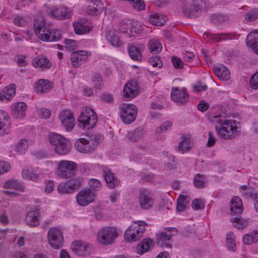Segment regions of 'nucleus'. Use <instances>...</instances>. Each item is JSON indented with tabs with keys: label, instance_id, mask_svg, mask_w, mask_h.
Masks as SVG:
<instances>
[{
	"label": "nucleus",
	"instance_id": "nucleus-16",
	"mask_svg": "<svg viewBox=\"0 0 258 258\" xmlns=\"http://www.w3.org/2000/svg\"><path fill=\"white\" fill-rule=\"evenodd\" d=\"M59 118L62 125L68 132L71 131L74 127V115L70 110L61 111L59 115Z\"/></svg>",
	"mask_w": 258,
	"mask_h": 258
},
{
	"label": "nucleus",
	"instance_id": "nucleus-51",
	"mask_svg": "<svg viewBox=\"0 0 258 258\" xmlns=\"http://www.w3.org/2000/svg\"><path fill=\"white\" fill-rule=\"evenodd\" d=\"M88 184L89 185V189L94 192L100 190L102 188V183L97 179L92 178L90 179Z\"/></svg>",
	"mask_w": 258,
	"mask_h": 258
},
{
	"label": "nucleus",
	"instance_id": "nucleus-60",
	"mask_svg": "<svg viewBox=\"0 0 258 258\" xmlns=\"http://www.w3.org/2000/svg\"><path fill=\"white\" fill-rule=\"evenodd\" d=\"M250 86L253 89H258V72L251 76L250 80Z\"/></svg>",
	"mask_w": 258,
	"mask_h": 258
},
{
	"label": "nucleus",
	"instance_id": "nucleus-39",
	"mask_svg": "<svg viewBox=\"0 0 258 258\" xmlns=\"http://www.w3.org/2000/svg\"><path fill=\"white\" fill-rule=\"evenodd\" d=\"M190 199L187 196L180 195L177 200L176 209L178 212L184 211L187 207Z\"/></svg>",
	"mask_w": 258,
	"mask_h": 258
},
{
	"label": "nucleus",
	"instance_id": "nucleus-36",
	"mask_svg": "<svg viewBox=\"0 0 258 258\" xmlns=\"http://www.w3.org/2000/svg\"><path fill=\"white\" fill-rule=\"evenodd\" d=\"M206 36L213 42H219L225 40L232 39V35L230 33L206 34Z\"/></svg>",
	"mask_w": 258,
	"mask_h": 258
},
{
	"label": "nucleus",
	"instance_id": "nucleus-35",
	"mask_svg": "<svg viewBox=\"0 0 258 258\" xmlns=\"http://www.w3.org/2000/svg\"><path fill=\"white\" fill-rule=\"evenodd\" d=\"M143 49L144 46L142 45L139 46L130 45L128 47V50L130 57L134 60H141L142 58L141 51Z\"/></svg>",
	"mask_w": 258,
	"mask_h": 258
},
{
	"label": "nucleus",
	"instance_id": "nucleus-57",
	"mask_svg": "<svg viewBox=\"0 0 258 258\" xmlns=\"http://www.w3.org/2000/svg\"><path fill=\"white\" fill-rule=\"evenodd\" d=\"M258 18V9H253L249 11L245 15V19L250 22L256 20Z\"/></svg>",
	"mask_w": 258,
	"mask_h": 258
},
{
	"label": "nucleus",
	"instance_id": "nucleus-22",
	"mask_svg": "<svg viewBox=\"0 0 258 258\" xmlns=\"http://www.w3.org/2000/svg\"><path fill=\"white\" fill-rule=\"evenodd\" d=\"M246 44L258 55V29L250 33L246 37Z\"/></svg>",
	"mask_w": 258,
	"mask_h": 258
},
{
	"label": "nucleus",
	"instance_id": "nucleus-5",
	"mask_svg": "<svg viewBox=\"0 0 258 258\" xmlns=\"http://www.w3.org/2000/svg\"><path fill=\"white\" fill-rule=\"evenodd\" d=\"M78 121L80 127L88 130L95 126L98 121V117L96 112L91 108L85 107L82 108Z\"/></svg>",
	"mask_w": 258,
	"mask_h": 258
},
{
	"label": "nucleus",
	"instance_id": "nucleus-62",
	"mask_svg": "<svg viewBox=\"0 0 258 258\" xmlns=\"http://www.w3.org/2000/svg\"><path fill=\"white\" fill-rule=\"evenodd\" d=\"M38 111L39 115L41 118L47 119L50 116L51 112L48 109L45 108H42L39 109Z\"/></svg>",
	"mask_w": 258,
	"mask_h": 258
},
{
	"label": "nucleus",
	"instance_id": "nucleus-49",
	"mask_svg": "<svg viewBox=\"0 0 258 258\" xmlns=\"http://www.w3.org/2000/svg\"><path fill=\"white\" fill-rule=\"evenodd\" d=\"M189 140L187 138H183L182 140L179 143L178 146L177 147V150L178 152L182 154L188 151L190 147L189 145Z\"/></svg>",
	"mask_w": 258,
	"mask_h": 258
},
{
	"label": "nucleus",
	"instance_id": "nucleus-55",
	"mask_svg": "<svg viewBox=\"0 0 258 258\" xmlns=\"http://www.w3.org/2000/svg\"><path fill=\"white\" fill-rule=\"evenodd\" d=\"M172 126V122L170 121H166L163 122L161 126L156 128L155 132L156 134H160L162 133L165 132L169 128Z\"/></svg>",
	"mask_w": 258,
	"mask_h": 258
},
{
	"label": "nucleus",
	"instance_id": "nucleus-2",
	"mask_svg": "<svg viewBox=\"0 0 258 258\" xmlns=\"http://www.w3.org/2000/svg\"><path fill=\"white\" fill-rule=\"evenodd\" d=\"M34 27L36 35L43 41H57L62 38V35L58 29L47 28L43 22L36 21Z\"/></svg>",
	"mask_w": 258,
	"mask_h": 258
},
{
	"label": "nucleus",
	"instance_id": "nucleus-50",
	"mask_svg": "<svg viewBox=\"0 0 258 258\" xmlns=\"http://www.w3.org/2000/svg\"><path fill=\"white\" fill-rule=\"evenodd\" d=\"M14 24L18 27H24L28 23V19L26 16L17 15L14 16Z\"/></svg>",
	"mask_w": 258,
	"mask_h": 258
},
{
	"label": "nucleus",
	"instance_id": "nucleus-4",
	"mask_svg": "<svg viewBox=\"0 0 258 258\" xmlns=\"http://www.w3.org/2000/svg\"><path fill=\"white\" fill-rule=\"evenodd\" d=\"M181 3L183 14L190 18L199 17L205 5L203 0H181Z\"/></svg>",
	"mask_w": 258,
	"mask_h": 258
},
{
	"label": "nucleus",
	"instance_id": "nucleus-56",
	"mask_svg": "<svg viewBox=\"0 0 258 258\" xmlns=\"http://www.w3.org/2000/svg\"><path fill=\"white\" fill-rule=\"evenodd\" d=\"M73 191L82 186V179L80 177H76L68 180Z\"/></svg>",
	"mask_w": 258,
	"mask_h": 258
},
{
	"label": "nucleus",
	"instance_id": "nucleus-17",
	"mask_svg": "<svg viewBox=\"0 0 258 258\" xmlns=\"http://www.w3.org/2000/svg\"><path fill=\"white\" fill-rule=\"evenodd\" d=\"M91 54V52L83 50L73 52L71 56L72 65L75 67H79L82 63L87 61L88 56Z\"/></svg>",
	"mask_w": 258,
	"mask_h": 258
},
{
	"label": "nucleus",
	"instance_id": "nucleus-1",
	"mask_svg": "<svg viewBox=\"0 0 258 258\" xmlns=\"http://www.w3.org/2000/svg\"><path fill=\"white\" fill-rule=\"evenodd\" d=\"M103 140V137L100 134H90L78 139L75 147L80 153L90 154L96 149Z\"/></svg>",
	"mask_w": 258,
	"mask_h": 258
},
{
	"label": "nucleus",
	"instance_id": "nucleus-14",
	"mask_svg": "<svg viewBox=\"0 0 258 258\" xmlns=\"http://www.w3.org/2000/svg\"><path fill=\"white\" fill-rule=\"evenodd\" d=\"M95 193L88 188L81 190L78 194L76 200L78 204L82 206H86L95 201Z\"/></svg>",
	"mask_w": 258,
	"mask_h": 258
},
{
	"label": "nucleus",
	"instance_id": "nucleus-61",
	"mask_svg": "<svg viewBox=\"0 0 258 258\" xmlns=\"http://www.w3.org/2000/svg\"><path fill=\"white\" fill-rule=\"evenodd\" d=\"M171 59L173 66L176 69H180L183 67V63L180 58L176 56H172Z\"/></svg>",
	"mask_w": 258,
	"mask_h": 258
},
{
	"label": "nucleus",
	"instance_id": "nucleus-27",
	"mask_svg": "<svg viewBox=\"0 0 258 258\" xmlns=\"http://www.w3.org/2000/svg\"><path fill=\"white\" fill-rule=\"evenodd\" d=\"M108 42L112 46L120 47L122 45V42L117 35V32L113 29L106 31L105 35Z\"/></svg>",
	"mask_w": 258,
	"mask_h": 258
},
{
	"label": "nucleus",
	"instance_id": "nucleus-38",
	"mask_svg": "<svg viewBox=\"0 0 258 258\" xmlns=\"http://www.w3.org/2000/svg\"><path fill=\"white\" fill-rule=\"evenodd\" d=\"M86 21L85 19L81 20V22H77L74 23V30L76 34L82 35L88 33L91 30V28L83 24Z\"/></svg>",
	"mask_w": 258,
	"mask_h": 258
},
{
	"label": "nucleus",
	"instance_id": "nucleus-46",
	"mask_svg": "<svg viewBox=\"0 0 258 258\" xmlns=\"http://www.w3.org/2000/svg\"><path fill=\"white\" fill-rule=\"evenodd\" d=\"M149 48L151 52L157 54L161 51L162 49V44L158 40L152 39L149 41Z\"/></svg>",
	"mask_w": 258,
	"mask_h": 258
},
{
	"label": "nucleus",
	"instance_id": "nucleus-23",
	"mask_svg": "<svg viewBox=\"0 0 258 258\" xmlns=\"http://www.w3.org/2000/svg\"><path fill=\"white\" fill-rule=\"evenodd\" d=\"M230 208L232 215L238 216L241 214L243 207L241 199L236 196L233 197L231 200Z\"/></svg>",
	"mask_w": 258,
	"mask_h": 258
},
{
	"label": "nucleus",
	"instance_id": "nucleus-37",
	"mask_svg": "<svg viewBox=\"0 0 258 258\" xmlns=\"http://www.w3.org/2000/svg\"><path fill=\"white\" fill-rule=\"evenodd\" d=\"M149 22L156 26H161L165 24L166 21L165 17L158 13H153L149 16Z\"/></svg>",
	"mask_w": 258,
	"mask_h": 258
},
{
	"label": "nucleus",
	"instance_id": "nucleus-40",
	"mask_svg": "<svg viewBox=\"0 0 258 258\" xmlns=\"http://www.w3.org/2000/svg\"><path fill=\"white\" fill-rule=\"evenodd\" d=\"M143 27L138 21H130L128 37L134 36L135 34L140 33L143 30Z\"/></svg>",
	"mask_w": 258,
	"mask_h": 258
},
{
	"label": "nucleus",
	"instance_id": "nucleus-19",
	"mask_svg": "<svg viewBox=\"0 0 258 258\" xmlns=\"http://www.w3.org/2000/svg\"><path fill=\"white\" fill-rule=\"evenodd\" d=\"M27 109V105L25 103L20 102L15 103L12 106V115L17 119H23L25 116V110Z\"/></svg>",
	"mask_w": 258,
	"mask_h": 258
},
{
	"label": "nucleus",
	"instance_id": "nucleus-7",
	"mask_svg": "<svg viewBox=\"0 0 258 258\" xmlns=\"http://www.w3.org/2000/svg\"><path fill=\"white\" fill-rule=\"evenodd\" d=\"M147 223L143 221L134 222L125 231L124 238L128 242L139 240L143 235Z\"/></svg>",
	"mask_w": 258,
	"mask_h": 258
},
{
	"label": "nucleus",
	"instance_id": "nucleus-3",
	"mask_svg": "<svg viewBox=\"0 0 258 258\" xmlns=\"http://www.w3.org/2000/svg\"><path fill=\"white\" fill-rule=\"evenodd\" d=\"M217 122L221 124L216 126V130L218 136L225 140H231L238 135L237 126L236 121L229 120H218Z\"/></svg>",
	"mask_w": 258,
	"mask_h": 258
},
{
	"label": "nucleus",
	"instance_id": "nucleus-30",
	"mask_svg": "<svg viewBox=\"0 0 258 258\" xmlns=\"http://www.w3.org/2000/svg\"><path fill=\"white\" fill-rule=\"evenodd\" d=\"M32 64L35 68L46 70L49 69L52 64L45 56H38L32 60Z\"/></svg>",
	"mask_w": 258,
	"mask_h": 258
},
{
	"label": "nucleus",
	"instance_id": "nucleus-58",
	"mask_svg": "<svg viewBox=\"0 0 258 258\" xmlns=\"http://www.w3.org/2000/svg\"><path fill=\"white\" fill-rule=\"evenodd\" d=\"M149 62L153 67L160 68L162 66V62L158 55L152 56L149 59Z\"/></svg>",
	"mask_w": 258,
	"mask_h": 258
},
{
	"label": "nucleus",
	"instance_id": "nucleus-43",
	"mask_svg": "<svg viewBox=\"0 0 258 258\" xmlns=\"http://www.w3.org/2000/svg\"><path fill=\"white\" fill-rule=\"evenodd\" d=\"M22 177L26 179L37 182L39 179V174L35 173L33 170L24 169L22 173Z\"/></svg>",
	"mask_w": 258,
	"mask_h": 258
},
{
	"label": "nucleus",
	"instance_id": "nucleus-42",
	"mask_svg": "<svg viewBox=\"0 0 258 258\" xmlns=\"http://www.w3.org/2000/svg\"><path fill=\"white\" fill-rule=\"evenodd\" d=\"M229 18L227 15L223 14H213L211 16L210 21L211 23L219 25L223 23L227 22Z\"/></svg>",
	"mask_w": 258,
	"mask_h": 258
},
{
	"label": "nucleus",
	"instance_id": "nucleus-63",
	"mask_svg": "<svg viewBox=\"0 0 258 258\" xmlns=\"http://www.w3.org/2000/svg\"><path fill=\"white\" fill-rule=\"evenodd\" d=\"M10 164L4 161H0V174L7 172L10 169Z\"/></svg>",
	"mask_w": 258,
	"mask_h": 258
},
{
	"label": "nucleus",
	"instance_id": "nucleus-59",
	"mask_svg": "<svg viewBox=\"0 0 258 258\" xmlns=\"http://www.w3.org/2000/svg\"><path fill=\"white\" fill-rule=\"evenodd\" d=\"M64 47L68 51H73L76 48L77 42L72 39H66Z\"/></svg>",
	"mask_w": 258,
	"mask_h": 258
},
{
	"label": "nucleus",
	"instance_id": "nucleus-18",
	"mask_svg": "<svg viewBox=\"0 0 258 258\" xmlns=\"http://www.w3.org/2000/svg\"><path fill=\"white\" fill-rule=\"evenodd\" d=\"M139 93L136 81H132L127 83L123 89V96L125 100L128 101L134 98Z\"/></svg>",
	"mask_w": 258,
	"mask_h": 258
},
{
	"label": "nucleus",
	"instance_id": "nucleus-64",
	"mask_svg": "<svg viewBox=\"0 0 258 258\" xmlns=\"http://www.w3.org/2000/svg\"><path fill=\"white\" fill-rule=\"evenodd\" d=\"M192 207L195 210H201L204 208V204L201 200L195 199L192 202Z\"/></svg>",
	"mask_w": 258,
	"mask_h": 258
},
{
	"label": "nucleus",
	"instance_id": "nucleus-6",
	"mask_svg": "<svg viewBox=\"0 0 258 258\" xmlns=\"http://www.w3.org/2000/svg\"><path fill=\"white\" fill-rule=\"evenodd\" d=\"M118 236V232L116 227L104 226L98 231L96 238L99 244L107 245L112 244Z\"/></svg>",
	"mask_w": 258,
	"mask_h": 258
},
{
	"label": "nucleus",
	"instance_id": "nucleus-33",
	"mask_svg": "<svg viewBox=\"0 0 258 258\" xmlns=\"http://www.w3.org/2000/svg\"><path fill=\"white\" fill-rule=\"evenodd\" d=\"M10 124L8 114L4 111L0 110V136L7 134V129Z\"/></svg>",
	"mask_w": 258,
	"mask_h": 258
},
{
	"label": "nucleus",
	"instance_id": "nucleus-13",
	"mask_svg": "<svg viewBox=\"0 0 258 258\" xmlns=\"http://www.w3.org/2000/svg\"><path fill=\"white\" fill-rule=\"evenodd\" d=\"M138 202L142 210H149L154 206V199L148 190L142 189L139 191Z\"/></svg>",
	"mask_w": 258,
	"mask_h": 258
},
{
	"label": "nucleus",
	"instance_id": "nucleus-48",
	"mask_svg": "<svg viewBox=\"0 0 258 258\" xmlns=\"http://www.w3.org/2000/svg\"><path fill=\"white\" fill-rule=\"evenodd\" d=\"M234 237V234L231 232H229L227 234L226 245L228 248L232 251H234L236 249Z\"/></svg>",
	"mask_w": 258,
	"mask_h": 258
},
{
	"label": "nucleus",
	"instance_id": "nucleus-44",
	"mask_svg": "<svg viewBox=\"0 0 258 258\" xmlns=\"http://www.w3.org/2000/svg\"><path fill=\"white\" fill-rule=\"evenodd\" d=\"M4 187L5 188L14 189L20 191H23L24 189V186L22 183L14 179L6 181L4 185Z\"/></svg>",
	"mask_w": 258,
	"mask_h": 258
},
{
	"label": "nucleus",
	"instance_id": "nucleus-11",
	"mask_svg": "<svg viewBox=\"0 0 258 258\" xmlns=\"http://www.w3.org/2000/svg\"><path fill=\"white\" fill-rule=\"evenodd\" d=\"M49 245L53 248L59 249L63 246L64 238L62 231L57 227H52L47 233Z\"/></svg>",
	"mask_w": 258,
	"mask_h": 258
},
{
	"label": "nucleus",
	"instance_id": "nucleus-45",
	"mask_svg": "<svg viewBox=\"0 0 258 258\" xmlns=\"http://www.w3.org/2000/svg\"><path fill=\"white\" fill-rule=\"evenodd\" d=\"M236 217L231 220L235 228L238 229H244L248 226V221L247 219L238 218Z\"/></svg>",
	"mask_w": 258,
	"mask_h": 258
},
{
	"label": "nucleus",
	"instance_id": "nucleus-53",
	"mask_svg": "<svg viewBox=\"0 0 258 258\" xmlns=\"http://www.w3.org/2000/svg\"><path fill=\"white\" fill-rule=\"evenodd\" d=\"M28 148L27 141L22 139L17 144L16 151L20 154H24Z\"/></svg>",
	"mask_w": 258,
	"mask_h": 258
},
{
	"label": "nucleus",
	"instance_id": "nucleus-29",
	"mask_svg": "<svg viewBox=\"0 0 258 258\" xmlns=\"http://www.w3.org/2000/svg\"><path fill=\"white\" fill-rule=\"evenodd\" d=\"M215 75L220 79L228 80L230 78V73L229 70L224 65L219 64L214 69Z\"/></svg>",
	"mask_w": 258,
	"mask_h": 258
},
{
	"label": "nucleus",
	"instance_id": "nucleus-47",
	"mask_svg": "<svg viewBox=\"0 0 258 258\" xmlns=\"http://www.w3.org/2000/svg\"><path fill=\"white\" fill-rule=\"evenodd\" d=\"M70 185V184L68 181H67L64 182L60 183L57 186V190L59 193L62 194H68L73 193L74 191Z\"/></svg>",
	"mask_w": 258,
	"mask_h": 258
},
{
	"label": "nucleus",
	"instance_id": "nucleus-34",
	"mask_svg": "<svg viewBox=\"0 0 258 258\" xmlns=\"http://www.w3.org/2000/svg\"><path fill=\"white\" fill-rule=\"evenodd\" d=\"M153 241L150 238L144 239L141 242L138 244L136 247V251L139 255L148 251L153 246Z\"/></svg>",
	"mask_w": 258,
	"mask_h": 258
},
{
	"label": "nucleus",
	"instance_id": "nucleus-21",
	"mask_svg": "<svg viewBox=\"0 0 258 258\" xmlns=\"http://www.w3.org/2000/svg\"><path fill=\"white\" fill-rule=\"evenodd\" d=\"M176 234V229L175 228H165L161 233L157 235V242L158 244L162 245L163 241L170 240Z\"/></svg>",
	"mask_w": 258,
	"mask_h": 258
},
{
	"label": "nucleus",
	"instance_id": "nucleus-20",
	"mask_svg": "<svg viewBox=\"0 0 258 258\" xmlns=\"http://www.w3.org/2000/svg\"><path fill=\"white\" fill-rule=\"evenodd\" d=\"M145 134L144 130L141 127H139L134 131L128 132L126 135L125 139L128 142L136 143L142 140Z\"/></svg>",
	"mask_w": 258,
	"mask_h": 258
},
{
	"label": "nucleus",
	"instance_id": "nucleus-25",
	"mask_svg": "<svg viewBox=\"0 0 258 258\" xmlns=\"http://www.w3.org/2000/svg\"><path fill=\"white\" fill-rule=\"evenodd\" d=\"M16 85L12 84L6 87L0 93V101L8 102L15 95Z\"/></svg>",
	"mask_w": 258,
	"mask_h": 258
},
{
	"label": "nucleus",
	"instance_id": "nucleus-9",
	"mask_svg": "<svg viewBox=\"0 0 258 258\" xmlns=\"http://www.w3.org/2000/svg\"><path fill=\"white\" fill-rule=\"evenodd\" d=\"M77 164L72 161L61 160L58 164L57 175L60 178L67 179L75 175Z\"/></svg>",
	"mask_w": 258,
	"mask_h": 258
},
{
	"label": "nucleus",
	"instance_id": "nucleus-12",
	"mask_svg": "<svg viewBox=\"0 0 258 258\" xmlns=\"http://www.w3.org/2000/svg\"><path fill=\"white\" fill-rule=\"evenodd\" d=\"M47 14L53 19L63 20L71 17L72 11L70 8L64 6H54L47 9Z\"/></svg>",
	"mask_w": 258,
	"mask_h": 258
},
{
	"label": "nucleus",
	"instance_id": "nucleus-15",
	"mask_svg": "<svg viewBox=\"0 0 258 258\" xmlns=\"http://www.w3.org/2000/svg\"><path fill=\"white\" fill-rule=\"evenodd\" d=\"M171 98L178 104H183L187 102L188 95L186 90L184 88L172 87L171 91Z\"/></svg>",
	"mask_w": 258,
	"mask_h": 258
},
{
	"label": "nucleus",
	"instance_id": "nucleus-54",
	"mask_svg": "<svg viewBox=\"0 0 258 258\" xmlns=\"http://www.w3.org/2000/svg\"><path fill=\"white\" fill-rule=\"evenodd\" d=\"M92 81L94 87L97 89H101L103 86V80L99 74L96 73L93 75Z\"/></svg>",
	"mask_w": 258,
	"mask_h": 258
},
{
	"label": "nucleus",
	"instance_id": "nucleus-32",
	"mask_svg": "<svg viewBox=\"0 0 258 258\" xmlns=\"http://www.w3.org/2000/svg\"><path fill=\"white\" fill-rule=\"evenodd\" d=\"M39 212L35 210L29 212L26 217V222L30 226L35 227L39 224Z\"/></svg>",
	"mask_w": 258,
	"mask_h": 258
},
{
	"label": "nucleus",
	"instance_id": "nucleus-41",
	"mask_svg": "<svg viewBox=\"0 0 258 258\" xmlns=\"http://www.w3.org/2000/svg\"><path fill=\"white\" fill-rule=\"evenodd\" d=\"M207 179L204 174L198 173L195 175L193 183L195 187L199 188H202L206 186Z\"/></svg>",
	"mask_w": 258,
	"mask_h": 258
},
{
	"label": "nucleus",
	"instance_id": "nucleus-31",
	"mask_svg": "<svg viewBox=\"0 0 258 258\" xmlns=\"http://www.w3.org/2000/svg\"><path fill=\"white\" fill-rule=\"evenodd\" d=\"M103 178L106 182L107 186L111 189L114 188L116 185L114 173L110 169L105 166L102 167Z\"/></svg>",
	"mask_w": 258,
	"mask_h": 258
},
{
	"label": "nucleus",
	"instance_id": "nucleus-28",
	"mask_svg": "<svg viewBox=\"0 0 258 258\" xmlns=\"http://www.w3.org/2000/svg\"><path fill=\"white\" fill-rule=\"evenodd\" d=\"M89 245L82 241H75L71 246L72 249L78 255H84L87 253Z\"/></svg>",
	"mask_w": 258,
	"mask_h": 258
},
{
	"label": "nucleus",
	"instance_id": "nucleus-8",
	"mask_svg": "<svg viewBox=\"0 0 258 258\" xmlns=\"http://www.w3.org/2000/svg\"><path fill=\"white\" fill-rule=\"evenodd\" d=\"M49 140L51 144L54 146L55 152L58 154L66 155L72 149L69 141L59 134L49 136Z\"/></svg>",
	"mask_w": 258,
	"mask_h": 258
},
{
	"label": "nucleus",
	"instance_id": "nucleus-52",
	"mask_svg": "<svg viewBox=\"0 0 258 258\" xmlns=\"http://www.w3.org/2000/svg\"><path fill=\"white\" fill-rule=\"evenodd\" d=\"M130 20H124L120 21L118 25L119 31L122 33L126 34V36L128 37L130 32Z\"/></svg>",
	"mask_w": 258,
	"mask_h": 258
},
{
	"label": "nucleus",
	"instance_id": "nucleus-26",
	"mask_svg": "<svg viewBox=\"0 0 258 258\" xmlns=\"http://www.w3.org/2000/svg\"><path fill=\"white\" fill-rule=\"evenodd\" d=\"M34 88L37 93H47L51 90V83L47 80L40 79L35 83Z\"/></svg>",
	"mask_w": 258,
	"mask_h": 258
},
{
	"label": "nucleus",
	"instance_id": "nucleus-10",
	"mask_svg": "<svg viewBox=\"0 0 258 258\" xmlns=\"http://www.w3.org/2000/svg\"><path fill=\"white\" fill-rule=\"evenodd\" d=\"M120 117L124 123L130 124L136 118L138 109L131 103H122L119 107Z\"/></svg>",
	"mask_w": 258,
	"mask_h": 258
},
{
	"label": "nucleus",
	"instance_id": "nucleus-24",
	"mask_svg": "<svg viewBox=\"0 0 258 258\" xmlns=\"http://www.w3.org/2000/svg\"><path fill=\"white\" fill-rule=\"evenodd\" d=\"M103 10V4L100 0H91L86 12L90 15H98Z\"/></svg>",
	"mask_w": 258,
	"mask_h": 258
}]
</instances>
